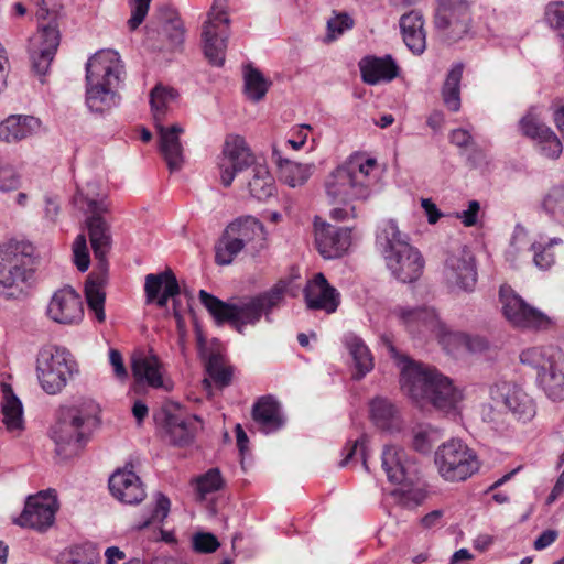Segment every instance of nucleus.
I'll return each mask as SVG.
<instances>
[{
    "label": "nucleus",
    "instance_id": "nucleus-40",
    "mask_svg": "<svg viewBox=\"0 0 564 564\" xmlns=\"http://www.w3.org/2000/svg\"><path fill=\"white\" fill-rule=\"evenodd\" d=\"M178 94L174 88L164 87L158 84L150 93V105L154 120L161 121L166 112L167 105L177 98Z\"/></svg>",
    "mask_w": 564,
    "mask_h": 564
},
{
    "label": "nucleus",
    "instance_id": "nucleus-9",
    "mask_svg": "<svg viewBox=\"0 0 564 564\" xmlns=\"http://www.w3.org/2000/svg\"><path fill=\"white\" fill-rule=\"evenodd\" d=\"M264 240V226L253 216H241L227 225L215 246V262L230 264L245 249L257 251V242Z\"/></svg>",
    "mask_w": 564,
    "mask_h": 564
},
{
    "label": "nucleus",
    "instance_id": "nucleus-31",
    "mask_svg": "<svg viewBox=\"0 0 564 564\" xmlns=\"http://www.w3.org/2000/svg\"><path fill=\"white\" fill-rule=\"evenodd\" d=\"M40 127V120L33 116H10L0 123V140L7 143L28 138Z\"/></svg>",
    "mask_w": 564,
    "mask_h": 564
},
{
    "label": "nucleus",
    "instance_id": "nucleus-29",
    "mask_svg": "<svg viewBox=\"0 0 564 564\" xmlns=\"http://www.w3.org/2000/svg\"><path fill=\"white\" fill-rule=\"evenodd\" d=\"M160 135V152L163 155L170 172L180 171L184 164V149L180 140L183 128L180 124H173L170 128L163 127L156 122Z\"/></svg>",
    "mask_w": 564,
    "mask_h": 564
},
{
    "label": "nucleus",
    "instance_id": "nucleus-17",
    "mask_svg": "<svg viewBox=\"0 0 564 564\" xmlns=\"http://www.w3.org/2000/svg\"><path fill=\"white\" fill-rule=\"evenodd\" d=\"M56 510V498L50 491H40L26 499L24 509L15 523L42 532L53 524Z\"/></svg>",
    "mask_w": 564,
    "mask_h": 564
},
{
    "label": "nucleus",
    "instance_id": "nucleus-43",
    "mask_svg": "<svg viewBox=\"0 0 564 564\" xmlns=\"http://www.w3.org/2000/svg\"><path fill=\"white\" fill-rule=\"evenodd\" d=\"M542 208L553 218L564 217V184L553 186L544 196Z\"/></svg>",
    "mask_w": 564,
    "mask_h": 564
},
{
    "label": "nucleus",
    "instance_id": "nucleus-53",
    "mask_svg": "<svg viewBox=\"0 0 564 564\" xmlns=\"http://www.w3.org/2000/svg\"><path fill=\"white\" fill-rule=\"evenodd\" d=\"M549 132L550 135L545 134V138H540L538 140L540 144V151L546 158L557 159L563 150L562 142L553 130H550Z\"/></svg>",
    "mask_w": 564,
    "mask_h": 564
},
{
    "label": "nucleus",
    "instance_id": "nucleus-35",
    "mask_svg": "<svg viewBox=\"0 0 564 564\" xmlns=\"http://www.w3.org/2000/svg\"><path fill=\"white\" fill-rule=\"evenodd\" d=\"M131 368L138 381H145L152 388L163 387L160 361L156 356L133 358Z\"/></svg>",
    "mask_w": 564,
    "mask_h": 564
},
{
    "label": "nucleus",
    "instance_id": "nucleus-5",
    "mask_svg": "<svg viewBox=\"0 0 564 564\" xmlns=\"http://www.w3.org/2000/svg\"><path fill=\"white\" fill-rule=\"evenodd\" d=\"M377 243L391 274L402 283L416 281L424 268V259L420 251L410 245L406 234L400 231L397 221L389 219L383 223L377 235Z\"/></svg>",
    "mask_w": 564,
    "mask_h": 564
},
{
    "label": "nucleus",
    "instance_id": "nucleus-61",
    "mask_svg": "<svg viewBox=\"0 0 564 564\" xmlns=\"http://www.w3.org/2000/svg\"><path fill=\"white\" fill-rule=\"evenodd\" d=\"M465 347L471 352H481L488 348V340L479 335H464Z\"/></svg>",
    "mask_w": 564,
    "mask_h": 564
},
{
    "label": "nucleus",
    "instance_id": "nucleus-10",
    "mask_svg": "<svg viewBox=\"0 0 564 564\" xmlns=\"http://www.w3.org/2000/svg\"><path fill=\"white\" fill-rule=\"evenodd\" d=\"M93 417L77 406L61 408L51 437L59 456H69L79 451L88 441Z\"/></svg>",
    "mask_w": 564,
    "mask_h": 564
},
{
    "label": "nucleus",
    "instance_id": "nucleus-11",
    "mask_svg": "<svg viewBox=\"0 0 564 564\" xmlns=\"http://www.w3.org/2000/svg\"><path fill=\"white\" fill-rule=\"evenodd\" d=\"M75 367L76 362L66 348H43L36 359V371L41 387L48 394L61 392L75 371Z\"/></svg>",
    "mask_w": 564,
    "mask_h": 564
},
{
    "label": "nucleus",
    "instance_id": "nucleus-49",
    "mask_svg": "<svg viewBox=\"0 0 564 564\" xmlns=\"http://www.w3.org/2000/svg\"><path fill=\"white\" fill-rule=\"evenodd\" d=\"M289 174L285 176L286 183L291 187L303 185L311 176L314 165L301 164L286 160Z\"/></svg>",
    "mask_w": 564,
    "mask_h": 564
},
{
    "label": "nucleus",
    "instance_id": "nucleus-12",
    "mask_svg": "<svg viewBox=\"0 0 564 564\" xmlns=\"http://www.w3.org/2000/svg\"><path fill=\"white\" fill-rule=\"evenodd\" d=\"M435 464L447 481H464L479 469L475 452L460 440H451L441 445L435 452Z\"/></svg>",
    "mask_w": 564,
    "mask_h": 564
},
{
    "label": "nucleus",
    "instance_id": "nucleus-23",
    "mask_svg": "<svg viewBox=\"0 0 564 564\" xmlns=\"http://www.w3.org/2000/svg\"><path fill=\"white\" fill-rule=\"evenodd\" d=\"M303 293L310 310H322L330 314L336 312L340 302L339 292L327 282L321 272L307 282Z\"/></svg>",
    "mask_w": 564,
    "mask_h": 564
},
{
    "label": "nucleus",
    "instance_id": "nucleus-50",
    "mask_svg": "<svg viewBox=\"0 0 564 564\" xmlns=\"http://www.w3.org/2000/svg\"><path fill=\"white\" fill-rule=\"evenodd\" d=\"M74 263L79 272H86L90 264L87 239L84 234H79L73 242Z\"/></svg>",
    "mask_w": 564,
    "mask_h": 564
},
{
    "label": "nucleus",
    "instance_id": "nucleus-63",
    "mask_svg": "<svg viewBox=\"0 0 564 564\" xmlns=\"http://www.w3.org/2000/svg\"><path fill=\"white\" fill-rule=\"evenodd\" d=\"M109 361H110V365L113 367L115 375L118 378L123 379L128 376L127 369L123 364L122 355L120 354L119 350L110 349Z\"/></svg>",
    "mask_w": 564,
    "mask_h": 564
},
{
    "label": "nucleus",
    "instance_id": "nucleus-8",
    "mask_svg": "<svg viewBox=\"0 0 564 564\" xmlns=\"http://www.w3.org/2000/svg\"><path fill=\"white\" fill-rule=\"evenodd\" d=\"M520 361L536 371V382L550 399H564V352L558 347L528 348Z\"/></svg>",
    "mask_w": 564,
    "mask_h": 564
},
{
    "label": "nucleus",
    "instance_id": "nucleus-7",
    "mask_svg": "<svg viewBox=\"0 0 564 564\" xmlns=\"http://www.w3.org/2000/svg\"><path fill=\"white\" fill-rule=\"evenodd\" d=\"M375 164L373 159L351 158L335 169L325 181L330 202L349 205L354 200H367L372 193L370 170Z\"/></svg>",
    "mask_w": 564,
    "mask_h": 564
},
{
    "label": "nucleus",
    "instance_id": "nucleus-37",
    "mask_svg": "<svg viewBox=\"0 0 564 564\" xmlns=\"http://www.w3.org/2000/svg\"><path fill=\"white\" fill-rule=\"evenodd\" d=\"M243 79V88L247 97L254 102L262 100L269 90L271 82L268 80L259 69L251 65L245 67Z\"/></svg>",
    "mask_w": 564,
    "mask_h": 564
},
{
    "label": "nucleus",
    "instance_id": "nucleus-18",
    "mask_svg": "<svg viewBox=\"0 0 564 564\" xmlns=\"http://www.w3.org/2000/svg\"><path fill=\"white\" fill-rule=\"evenodd\" d=\"M490 393L491 398L497 403L503 404L518 421L525 423L535 416L536 409L533 399L519 386L509 381H500L490 389Z\"/></svg>",
    "mask_w": 564,
    "mask_h": 564
},
{
    "label": "nucleus",
    "instance_id": "nucleus-2",
    "mask_svg": "<svg viewBox=\"0 0 564 564\" xmlns=\"http://www.w3.org/2000/svg\"><path fill=\"white\" fill-rule=\"evenodd\" d=\"M288 288V281L279 280L269 290L242 297L235 303L224 302L205 290H200L198 296L217 325L228 323L242 335L247 325H257L262 316L267 322L272 321L271 314L283 304Z\"/></svg>",
    "mask_w": 564,
    "mask_h": 564
},
{
    "label": "nucleus",
    "instance_id": "nucleus-1",
    "mask_svg": "<svg viewBox=\"0 0 564 564\" xmlns=\"http://www.w3.org/2000/svg\"><path fill=\"white\" fill-rule=\"evenodd\" d=\"M391 357L401 368V388L416 402H429L436 410L449 413L456 411L463 399L462 391L454 387L452 380L443 376L435 368L414 362L402 356L387 338L382 337Z\"/></svg>",
    "mask_w": 564,
    "mask_h": 564
},
{
    "label": "nucleus",
    "instance_id": "nucleus-13",
    "mask_svg": "<svg viewBox=\"0 0 564 564\" xmlns=\"http://www.w3.org/2000/svg\"><path fill=\"white\" fill-rule=\"evenodd\" d=\"M475 0H437L434 25L449 43L462 40L470 29V7Z\"/></svg>",
    "mask_w": 564,
    "mask_h": 564
},
{
    "label": "nucleus",
    "instance_id": "nucleus-60",
    "mask_svg": "<svg viewBox=\"0 0 564 564\" xmlns=\"http://www.w3.org/2000/svg\"><path fill=\"white\" fill-rule=\"evenodd\" d=\"M480 210V204L477 200H470L468 203V209L463 210L462 213L457 214V217L462 220V223L466 227H471L476 225L478 213Z\"/></svg>",
    "mask_w": 564,
    "mask_h": 564
},
{
    "label": "nucleus",
    "instance_id": "nucleus-55",
    "mask_svg": "<svg viewBox=\"0 0 564 564\" xmlns=\"http://www.w3.org/2000/svg\"><path fill=\"white\" fill-rule=\"evenodd\" d=\"M352 25V19L346 13H341L329 19L327 21L328 40H335L338 35L343 34L344 31L351 29Z\"/></svg>",
    "mask_w": 564,
    "mask_h": 564
},
{
    "label": "nucleus",
    "instance_id": "nucleus-52",
    "mask_svg": "<svg viewBox=\"0 0 564 564\" xmlns=\"http://www.w3.org/2000/svg\"><path fill=\"white\" fill-rule=\"evenodd\" d=\"M55 54L41 48H34L31 52V62L33 70L40 75L45 76L50 69Z\"/></svg>",
    "mask_w": 564,
    "mask_h": 564
},
{
    "label": "nucleus",
    "instance_id": "nucleus-59",
    "mask_svg": "<svg viewBox=\"0 0 564 564\" xmlns=\"http://www.w3.org/2000/svg\"><path fill=\"white\" fill-rule=\"evenodd\" d=\"M19 176L11 165L0 164V191L9 192L18 188Z\"/></svg>",
    "mask_w": 564,
    "mask_h": 564
},
{
    "label": "nucleus",
    "instance_id": "nucleus-36",
    "mask_svg": "<svg viewBox=\"0 0 564 564\" xmlns=\"http://www.w3.org/2000/svg\"><path fill=\"white\" fill-rule=\"evenodd\" d=\"M464 65L458 63L448 72L442 88V96L445 106L451 111H458L460 108V80Z\"/></svg>",
    "mask_w": 564,
    "mask_h": 564
},
{
    "label": "nucleus",
    "instance_id": "nucleus-19",
    "mask_svg": "<svg viewBox=\"0 0 564 564\" xmlns=\"http://www.w3.org/2000/svg\"><path fill=\"white\" fill-rule=\"evenodd\" d=\"M144 291L147 303H156L161 308L167 305L170 299L173 300V314L180 322V301L176 296L181 293V288L176 275L171 269H166L158 274L150 273L145 276Z\"/></svg>",
    "mask_w": 564,
    "mask_h": 564
},
{
    "label": "nucleus",
    "instance_id": "nucleus-16",
    "mask_svg": "<svg viewBox=\"0 0 564 564\" xmlns=\"http://www.w3.org/2000/svg\"><path fill=\"white\" fill-rule=\"evenodd\" d=\"M500 300L505 317L517 327L544 329L551 323L543 312L529 305L520 295L512 291L507 293L501 289Z\"/></svg>",
    "mask_w": 564,
    "mask_h": 564
},
{
    "label": "nucleus",
    "instance_id": "nucleus-33",
    "mask_svg": "<svg viewBox=\"0 0 564 564\" xmlns=\"http://www.w3.org/2000/svg\"><path fill=\"white\" fill-rule=\"evenodd\" d=\"M398 312L399 318L413 335L421 334L425 329H432L437 324V316L433 308H400Z\"/></svg>",
    "mask_w": 564,
    "mask_h": 564
},
{
    "label": "nucleus",
    "instance_id": "nucleus-27",
    "mask_svg": "<svg viewBox=\"0 0 564 564\" xmlns=\"http://www.w3.org/2000/svg\"><path fill=\"white\" fill-rule=\"evenodd\" d=\"M381 466L390 482L401 485L412 481L414 467L406 459V454L402 448L386 445L381 453Z\"/></svg>",
    "mask_w": 564,
    "mask_h": 564
},
{
    "label": "nucleus",
    "instance_id": "nucleus-26",
    "mask_svg": "<svg viewBox=\"0 0 564 564\" xmlns=\"http://www.w3.org/2000/svg\"><path fill=\"white\" fill-rule=\"evenodd\" d=\"M252 420L264 434H270L283 427L285 420L280 402L271 394L262 395L252 405Z\"/></svg>",
    "mask_w": 564,
    "mask_h": 564
},
{
    "label": "nucleus",
    "instance_id": "nucleus-21",
    "mask_svg": "<svg viewBox=\"0 0 564 564\" xmlns=\"http://www.w3.org/2000/svg\"><path fill=\"white\" fill-rule=\"evenodd\" d=\"M445 275L448 282L464 291H473L477 282V270L474 254L463 247L451 253L445 261Z\"/></svg>",
    "mask_w": 564,
    "mask_h": 564
},
{
    "label": "nucleus",
    "instance_id": "nucleus-15",
    "mask_svg": "<svg viewBox=\"0 0 564 564\" xmlns=\"http://www.w3.org/2000/svg\"><path fill=\"white\" fill-rule=\"evenodd\" d=\"M154 421L164 429L169 442L176 446L189 445L200 423L198 416L184 414L175 405L162 408L154 414Z\"/></svg>",
    "mask_w": 564,
    "mask_h": 564
},
{
    "label": "nucleus",
    "instance_id": "nucleus-39",
    "mask_svg": "<svg viewBox=\"0 0 564 564\" xmlns=\"http://www.w3.org/2000/svg\"><path fill=\"white\" fill-rule=\"evenodd\" d=\"M97 274L99 280L98 283L88 281L85 288V296L89 311L95 314V317L99 323H102L106 318V294L101 291L100 285L104 282L106 274H102L100 271H98Z\"/></svg>",
    "mask_w": 564,
    "mask_h": 564
},
{
    "label": "nucleus",
    "instance_id": "nucleus-24",
    "mask_svg": "<svg viewBox=\"0 0 564 564\" xmlns=\"http://www.w3.org/2000/svg\"><path fill=\"white\" fill-rule=\"evenodd\" d=\"M108 486L111 495L122 503L137 505L145 497L140 477L127 467L116 470L110 476Z\"/></svg>",
    "mask_w": 564,
    "mask_h": 564
},
{
    "label": "nucleus",
    "instance_id": "nucleus-3",
    "mask_svg": "<svg viewBox=\"0 0 564 564\" xmlns=\"http://www.w3.org/2000/svg\"><path fill=\"white\" fill-rule=\"evenodd\" d=\"M123 66L112 50H101L86 63V104L96 113H104L119 105L116 89L122 80Z\"/></svg>",
    "mask_w": 564,
    "mask_h": 564
},
{
    "label": "nucleus",
    "instance_id": "nucleus-28",
    "mask_svg": "<svg viewBox=\"0 0 564 564\" xmlns=\"http://www.w3.org/2000/svg\"><path fill=\"white\" fill-rule=\"evenodd\" d=\"M361 79L368 85L391 82L399 76L400 68L391 55L366 56L359 62Z\"/></svg>",
    "mask_w": 564,
    "mask_h": 564
},
{
    "label": "nucleus",
    "instance_id": "nucleus-42",
    "mask_svg": "<svg viewBox=\"0 0 564 564\" xmlns=\"http://www.w3.org/2000/svg\"><path fill=\"white\" fill-rule=\"evenodd\" d=\"M437 438L438 432L430 424H419L412 430V447L419 453H430Z\"/></svg>",
    "mask_w": 564,
    "mask_h": 564
},
{
    "label": "nucleus",
    "instance_id": "nucleus-20",
    "mask_svg": "<svg viewBox=\"0 0 564 564\" xmlns=\"http://www.w3.org/2000/svg\"><path fill=\"white\" fill-rule=\"evenodd\" d=\"M315 242L319 253L326 259L341 257L351 243V228L335 227L315 218Z\"/></svg>",
    "mask_w": 564,
    "mask_h": 564
},
{
    "label": "nucleus",
    "instance_id": "nucleus-34",
    "mask_svg": "<svg viewBox=\"0 0 564 564\" xmlns=\"http://www.w3.org/2000/svg\"><path fill=\"white\" fill-rule=\"evenodd\" d=\"M345 345L352 357L357 371L354 378L359 380L373 369L372 355L364 340L355 334L345 336Z\"/></svg>",
    "mask_w": 564,
    "mask_h": 564
},
{
    "label": "nucleus",
    "instance_id": "nucleus-22",
    "mask_svg": "<svg viewBox=\"0 0 564 564\" xmlns=\"http://www.w3.org/2000/svg\"><path fill=\"white\" fill-rule=\"evenodd\" d=\"M47 316L58 324H77L84 316L83 302L72 288L56 291L47 306Z\"/></svg>",
    "mask_w": 564,
    "mask_h": 564
},
{
    "label": "nucleus",
    "instance_id": "nucleus-44",
    "mask_svg": "<svg viewBox=\"0 0 564 564\" xmlns=\"http://www.w3.org/2000/svg\"><path fill=\"white\" fill-rule=\"evenodd\" d=\"M519 128L523 135L534 140L545 138V134L550 135L549 131L552 130L532 112H528L521 118Z\"/></svg>",
    "mask_w": 564,
    "mask_h": 564
},
{
    "label": "nucleus",
    "instance_id": "nucleus-32",
    "mask_svg": "<svg viewBox=\"0 0 564 564\" xmlns=\"http://www.w3.org/2000/svg\"><path fill=\"white\" fill-rule=\"evenodd\" d=\"M2 405L3 423L9 432H21L24 429L23 406L20 399L13 392L11 384L2 382Z\"/></svg>",
    "mask_w": 564,
    "mask_h": 564
},
{
    "label": "nucleus",
    "instance_id": "nucleus-25",
    "mask_svg": "<svg viewBox=\"0 0 564 564\" xmlns=\"http://www.w3.org/2000/svg\"><path fill=\"white\" fill-rule=\"evenodd\" d=\"M86 227L88 230L91 249L97 261L96 270L102 274L108 272L107 254L111 248L110 225L104 217H87Z\"/></svg>",
    "mask_w": 564,
    "mask_h": 564
},
{
    "label": "nucleus",
    "instance_id": "nucleus-48",
    "mask_svg": "<svg viewBox=\"0 0 564 564\" xmlns=\"http://www.w3.org/2000/svg\"><path fill=\"white\" fill-rule=\"evenodd\" d=\"M170 506H171L170 499L162 492H158L155 507L151 511V516L147 517L143 521L134 524L133 528L135 530L140 531V530L148 528L150 524H152L155 521L162 522L169 514Z\"/></svg>",
    "mask_w": 564,
    "mask_h": 564
},
{
    "label": "nucleus",
    "instance_id": "nucleus-58",
    "mask_svg": "<svg viewBox=\"0 0 564 564\" xmlns=\"http://www.w3.org/2000/svg\"><path fill=\"white\" fill-rule=\"evenodd\" d=\"M531 249L534 251L533 261L538 268L541 270H547L554 263V254L549 251L547 247L540 243L534 242L531 246Z\"/></svg>",
    "mask_w": 564,
    "mask_h": 564
},
{
    "label": "nucleus",
    "instance_id": "nucleus-57",
    "mask_svg": "<svg viewBox=\"0 0 564 564\" xmlns=\"http://www.w3.org/2000/svg\"><path fill=\"white\" fill-rule=\"evenodd\" d=\"M130 7H131V18L128 20V25L131 31H134L144 21L145 17L149 12L150 4L143 2L142 0H131Z\"/></svg>",
    "mask_w": 564,
    "mask_h": 564
},
{
    "label": "nucleus",
    "instance_id": "nucleus-56",
    "mask_svg": "<svg viewBox=\"0 0 564 564\" xmlns=\"http://www.w3.org/2000/svg\"><path fill=\"white\" fill-rule=\"evenodd\" d=\"M545 20L552 29H555L560 33L564 29V2L547 4L545 9Z\"/></svg>",
    "mask_w": 564,
    "mask_h": 564
},
{
    "label": "nucleus",
    "instance_id": "nucleus-47",
    "mask_svg": "<svg viewBox=\"0 0 564 564\" xmlns=\"http://www.w3.org/2000/svg\"><path fill=\"white\" fill-rule=\"evenodd\" d=\"M223 486L224 480L218 468H210L196 479V489L202 498H205L207 494L220 490Z\"/></svg>",
    "mask_w": 564,
    "mask_h": 564
},
{
    "label": "nucleus",
    "instance_id": "nucleus-64",
    "mask_svg": "<svg viewBox=\"0 0 564 564\" xmlns=\"http://www.w3.org/2000/svg\"><path fill=\"white\" fill-rule=\"evenodd\" d=\"M449 141L458 148H467L471 144L473 137L465 129H454L449 134Z\"/></svg>",
    "mask_w": 564,
    "mask_h": 564
},
{
    "label": "nucleus",
    "instance_id": "nucleus-4",
    "mask_svg": "<svg viewBox=\"0 0 564 564\" xmlns=\"http://www.w3.org/2000/svg\"><path fill=\"white\" fill-rule=\"evenodd\" d=\"M223 152L229 162L228 165H220V180L225 187L232 184L237 174L252 167L253 175L248 182L251 197L263 202L274 195L276 188L273 176L265 166L254 163V156L242 137L229 135L226 139Z\"/></svg>",
    "mask_w": 564,
    "mask_h": 564
},
{
    "label": "nucleus",
    "instance_id": "nucleus-14",
    "mask_svg": "<svg viewBox=\"0 0 564 564\" xmlns=\"http://www.w3.org/2000/svg\"><path fill=\"white\" fill-rule=\"evenodd\" d=\"M229 18L225 10L214 3L204 23L202 37L204 54L208 62L217 67L225 63L227 40L229 36Z\"/></svg>",
    "mask_w": 564,
    "mask_h": 564
},
{
    "label": "nucleus",
    "instance_id": "nucleus-46",
    "mask_svg": "<svg viewBox=\"0 0 564 564\" xmlns=\"http://www.w3.org/2000/svg\"><path fill=\"white\" fill-rule=\"evenodd\" d=\"M368 436L362 434L359 438L354 442H349L347 447L345 448V456L339 463V467H346L350 462L355 460L358 456L362 463V466L366 470H369L367 464V444Z\"/></svg>",
    "mask_w": 564,
    "mask_h": 564
},
{
    "label": "nucleus",
    "instance_id": "nucleus-62",
    "mask_svg": "<svg viewBox=\"0 0 564 564\" xmlns=\"http://www.w3.org/2000/svg\"><path fill=\"white\" fill-rule=\"evenodd\" d=\"M558 536V532L554 529L543 531L534 541L533 546L536 551L544 550L553 544Z\"/></svg>",
    "mask_w": 564,
    "mask_h": 564
},
{
    "label": "nucleus",
    "instance_id": "nucleus-30",
    "mask_svg": "<svg viewBox=\"0 0 564 564\" xmlns=\"http://www.w3.org/2000/svg\"><path fill=\"white\" fill-rule=\"evenodd\" d=\"M400 29L404 44L416 55L422 54L426 48V33L424 31V19L420 11L411 10L400 18Z\"/></svg>",
    "mask_w": 564,
    "mask_h": 564
},
{
    "label": "nucleus",
    "instance_id": "nucleus-54",
    "mask_svg": "<svg viewBox=\"0 0 564 564\" xmlns=\"http://www.w3.org/2000/svg\"><path fill=\"white\" fill-rule=\"evenodd\" d=\"M219 545V541L213 533L199 532L193 536V547L198 553H213Z\"/></svg>",
    "mask_w": 564,
    "mask_h": 564
},
{
    "label": "nucleus",
    "instance_id": "nucleus-45",
    "mask_svg": "<svg viewBox=\"0 0 564 564\" xmlns=\"http://www.w3.org/2000/svg\"><path fill=\"white\" fill-rule=\"evenodd\" d=\"M39 32L40 43L37 48L56 54L61 42V33L56 20H52L46 25H42Z\"/></svg>",
    "mask_w": 564,
    "mask_h": 564
},
{
    "label": "nucleus",
    "instance_id": "nucleus-38",
    "mask_svg": "<svg viewBox=\"0 0 564 564\" xmlns=\"http://www.w3.org/2000/svg\"><path fill=\"white\" fill-rule=\"evenodd\" d=\"M371 420L377 427L390 431L395 426L397 410L394 405L383 398H375L370 403Z\"/></svg>",
    "mask_w": 564,
    "mask_h": 564
},
{
    "label": "nucleus",
    "instance_id": "nucleus-51",
    "mask_svg": "<svg viewBox=\"0 0 564 564\" xmlns=\"http://www.w3.org/2000/svg\"><path fill=\"white\" fill-rule=\"evenodd\" d=\"M392 496L395 498L398 505L408 509L419 506L424 499L421 490L416 489H394Z\"/></svg>",
    "mask_w": 564,
    "mask_h": 564
},
{
    "label": "nucleus",
    "instance_id": "nucleus-6",
    "mask_svg": "<svg viewBox=\"0 0 564 564\" xmlns=\"http://www.w3.org/2000/svg\"><path fill=\"white\" fill-rule=\"evenodd\" d=\"M34 247L25 240L0 243V296L19 299L31 285L35 272Z\"/></svg>",
    "mask_w": 564,
    "mask_h": 564
},
{
    "label": "nucleus",
    "instance_id": "nucleus-41",
    "mask_svg": "<svg viewBox=\"0 0 564 564\" xmlns=\"http://www.w3.org/2000/svg\"><path fill=\"white\" fill-rule=\"evenodd\" d=\"M164 13L165 22L163 25V33L166 36L171 48H177L184 42V26L177 13L169 7L161 9Z\"/></svg>",
    "mask_w": 564,
    "mask_h": 564
}]
</instances>
